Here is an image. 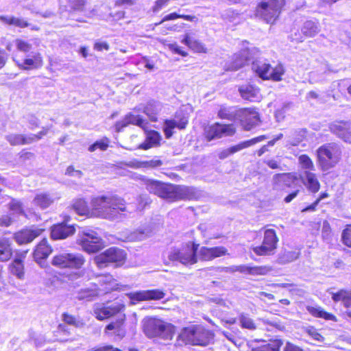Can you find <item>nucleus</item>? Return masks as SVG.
<instances>
[{"label": "nucleus", "instance_id": "nucleus-48", "mask_svg": "<svg viewBox=\"0 0 351 351\" xmlns=\"http://www.w3.org/2000/svg\"><path fill=\"white\" fill-rule=\"evenodd\" d=\"M305 131L304 130H295L291 133L288 136L287 144L296 146L301 143L304 138Z\"/></svg>", "mask_w": 351, "mask_h": 351}, {"label": "nucleus", "instance_id": "nucleus-36", "mask_svg": "<svg viewBox=\"0 0 351 351\" xmlns=\"http://www.w3.org/2000/svg\"><path fill=\"white\" fill-rule=\"evenodd\" d=\"M17 65L23 69H37L43 65V58L39 53H34L32 58H25L23 62H16Z\"/></svg>", "mask_w": 351, "mask_h": 351}, {"label": "nucleus", "instance_id": "nucleus-58", "mask_svg": "<svg viewBox=\"0 0 351 351\" xmlns=\"http://www.w3.org/2000/svg\"><path fill=\"white\" fill-rule=\"evenodd\" d=\"M306 332L313 339L322 342L324 340V337L318 332L317 330L313 327H308L306 328Z\"/></svg>", "mask_w": 351, "mask_h": 351}, {"label": "nucleus", "instance_id": "nucleus-39", "mask_svg": "<svg viewBox=\"0 0 351 351\" xmlns=\"http://www.w3.org/2000/svg\"><path fill=\"white\" fill-rule=\"evenodd\" d=\"M0 21L8 25H13L15 27L25 28L30 26L24 19L15 17L11 15H2L0 16Z\"/></svg>", "mask_w": 351, "mask_h": 351}, {"label": "nucleus", "instance_id": "nucleus-59", "mask_svg": "<svg viewBox=\"0 0 351 351\" xmlns=\"http://www.w3.org/2000/svg\"><path fill=\"white\" fill-rule=\"evenodd\" d=\"M71 8L74 10L82 11L86 0H68Z\"/></svg>", "mask_w": 351, "mask_h": 351}, {"label": "nucleus", "instance_id": "nucleus-2", "mask_svg": "<svg viewBox=\"0 0 351 351\" xmlns=\"http://www.w3.org/2000/svg\"><path fill=\"white\" fill-rule=\"evenodd\" d=\"M145 186L149 193L169 202L188 198L190 191L187 186L166 184L154 180H147Z\"/></svg>", "mask_w": 351, "mask_h": 351}, {"label": "nucleus", "instance_id": "nucleus-45", "mask_svg": "<svg viewBox=\"0 0 351 351\" xmlns=\"http://www.w3.org/2000/svg\"><path fill=\"white\" fill-rule=\"evenodd\" d=\"M132 163V166L135 168H155L160 167L163 164L162 160L157 158L145 161H134Z\"/></svg>", "mask_w": 351, "mask_h": 351}, {"label": "nucleus", "instance_id": "nucleus-47", "mask_svg": "<svg viewBox=\"0 0 351 351\" xmlns=\"http://www.w3.org/2000/svg\"><path fill=\"white\" fill-rule=\"evenodd\" d=\"M298 162L301 166L302 171H315V165L311 158L306 154H302L298 158Z\"/></svg>", "mask_w": 351, "mask_h": 351}, {"label": "nucleus", "instance_id": "nucleus-60", "mask_svg": "<svg viewBox=\"0 0 351 351\" xmlns=\"http://www.w3.org/2000/svg\"><path fill=\"white\" fill-rule=\"evenodd\" d=\"M14 221V217H11L10 215H3L0 217V226L8 227Z\"/></svg>", "mask_w": 351, "mask_h": 351}, {"label": "nucleus", "instance_id": "nucleus-52", "mask_svg": "<svg viewBox=\"0 0 351 351\" xmlns=\"http://www.w3.org/2000/svg\"><path fill=\"white\" fill-rule=\"evenodd\" d=\"M109 140L107 138H102L99 141H97L93 145L88 147V151L90 152H95L97 149H99L102 151L106 150L108 147Z\"/></svg>", "mask_w": 351, "mask_h": 351}, {"label": "nucleus", "instance_id": "nucleus-26", "mask_svg": "<svg viewBox=\"0 0 351 351\" xmlns=\"http://www.w3.org/2000/svg\"><path fill=\"white\" fill-rule=\"evenodd\" d=\"M96 281L101 294L106 293L117 289L118 284L117 280L110 274L100 275L97 277Z\"/></svg>", "mask_w": 351, "mask_h": 351}, {"label": "nucleus", "instance_id": "nucleus-41", "mask_svg": "<svg viewBox=\"0 0 351 351\" xmlns=\"http://www.w3.org/2000/svg\"><path fill=\"white\" fill-rule=\"evenodd\" d=\"M306 310L315 317L323 318L326 320H334L335 319L333 315L324 311L322 308L318 306H307Z\"/></svg>", "mask_w": 351, "mask_h": 351}, {"label": "nucleus", "instance_id": "nucleus-14", "mask_svg": "<svg viewBox=\"0 0 351 351\" xmlns=\"http://www.w3.org/2000/svg\"><path fill=\"white\" fill-rule=\"evenodd\" d=\"M278 241L276 233L273 229H267L264 232L263 243L253 248L258 256H267L274 254Z\"/></svg>", "mask_w": 351, "mask_h": 351}, {"label": "nucleus", "instance_id": "nucleus-62", "mask_svg": "<svg viewBox=\"0 0 351 351\" xmlns=\"http://www.w3.org/2000/svg\"><path fill=\"white\" fill-rule=\"evenodd\" d=\"M288 105H285L281 109H278L275 112V117L278 121H282L285 117V113Z\"/></svg>", "mask_w": 351, "mask_h": 351}, {"label": "nucleus", "instance_id": "nucleus-64", "mask_svg": "<svg viewBox=\"0 0 351 351\" xmlns=\"http://www.w3.org/2000/svg\"><path fill=\"white\" fill-rule=\"evenodd\" d=\"M87 351H121L118 348H113L112 346H105L97 348H93Z\"/></svg>", "mask_w": 351, "mask_h": 351}, {"label": "nucleus", "instance_id": "nucleus-15", "mask_svg": "<svg viewBox=\"0 0 351 351\" xmlns=\"http://www.w3.org/2000/svg\"><path fill=\"white\" fill-rule=\"evenodd\" d=\"M123 308L124 305L117 302L97 303L93 306V313L97 319L104 320L119 313Z\"/></svg>", "mask_w": 351, "mask_h": 351}, {"label": "nucleus", "instance_id": "nucleus-18", "mask_svg": "<svg viewBox=\"0 0 351 351\" xmlns=\"http://www.w3.org/2000/svg\"><path fill=\"white\" fill-rule=\"evenodd\" d=\"M241 125L245 130H250L259 122L258 113L251 108H245L238 112Z\"/></svg>", "mask_w": 351, "mask_h": 351}, {"label": "nucleus", "instance_id": "nucleus-11", "mask_svg": "<svg viewBox=\"0 0 351 351\" xmlns=\"http://www.w3.org/2000/svg\"><path fill=\"white\" fill-rule=\"evenodd\" d=\"M84 262L83 256L80 254L62 252L54 256L51 263L53 266L61 269H79Z\"/></svg>", "mask_w": 351, "mask_h": 351}, {"label": "nucleus", "instance_id": "nucleus-55", "mask_svg": "<svg viewBox=\"0 0 351 351\" xmlns=\"http://www.w3.org/2000/svg\"><path fill=\"white\" fill-rule=\"evenodd\" d=\"M14 43L18 50L24 53L29 52L32 47L30 43L22 39H16Z\"/></svg>", "mask_w": 351, "mask_h": 351}, {"label": "nucleus", "instance_id": "nucleus-34", "mask_svg": "<svg viewBox=\"0 0 351 351\" xmlns=\"http://www.w3.org/2000/svg\"><path fill=\"white\" fill-rule=\"evenodd\" d=\"M52 249L47 243L46 239H43L36 247L34 252V258L40 265L43 260H45L51 253Z\"/></svg>", "mask_w": 351, "mask_h": 351}, {"label": "nucleus", "instance_id": "nucleus-56", "mask_svg": "<svg viewBox=\"0 0 351 351\" xmlns=\"http://www.w3.org/2000/svg\"><path fill=\"white\" fill-rule=\"evenodd\" d=\"M341 239L346 246L351 247V225H348L343 230Z\"/></svg>", "mask_w": 351, "mask_h": 351}, {"label": "nucleus", "instance_id": "nucleus-6", "mask_svg": "<svg viewBox=\"0 0 351 351\" xmlns=\"http://www.w3.org/2000/svg\"><path fill=\"white\" fill-rule=\"evenodd\" d=\"M213 339V334L201 326L184 328L178 336V340L185 344L207 346Z\"/></svg>", "mask_w": 351, "mask_h": 351}, {"label": "nucleus", "instance_id": "nucleus-10", "mask_svg": "<svg viewBox=\"0 0 351 351\" xmlns=\"http://www.w3.org/2000/svg\"><path fill=\"white\" fill-rule=\"evenodd\" d=\"M248 45L249 43L246 41L243 43V49L233 56L228 66V70L237 71L260 56L261 51L258 48Z\"/></svg>", "mask_w": 351, "mask_h": 351}, {"label": "nucleus", "instance_id": "nucleus-53", "mask_svg": "<svg viewBox=\"0 0 351 351\" xmlns=\"http://www.w3.org/2000/svg\"><path fill=\"white\" fill-rule=\"evenodd\" d=\"M239 321L243 328L250 330H254L256 328V326L253 320L246 314H241L239 316Z\"/></svg>", "mask_w": 351, "mask_h": 351}, {"label": "nucleus", "instance_id": "nucleus-12", "mask_svg": "<svg viewBox=\"0 0 351 351\" xmlns=\"http://www.w3.org/2000/svg\"><path fill=\"white\" fill-rule=\"evenodd\" d=\"M125 256L124 250L117 247H110L96 256L94 261L99 268H103L110 263L122 264L125 259Z\"/></svg>", "mask_w": 351, "mask_h": 351}, {"label": "nucleus", "instance_id": "nucleus-21", "mask_svg": "<svg viewBox=\"0 0 351 351\" xmlns=\"http://www.w3.org/2000/svg\"><path fill=\"white\" fill-rule=\"evenodd\" d=\"M129 124L137 125L145 130L147 121L140 115H134L132 113L126 114L124 119L115 124L116 132H119Z\"/></svg>", "mask_w": 351, "mask_h": 351}, {"label": "nucleus", "instance_id": "nucleus-13", "mask_svg": "<svg viewBox=\"0 0 351 351\" xmlns=\"http://www.w3.org/2000/svg\"><path fill=\"white\" fill-rule=\"evenodd\" d=\"M78 242L83 250L88 253L97 252L103 247L102 239L93 230L83 232Z\"/></svg>", "mask_w": 351, "mask_h": 351}, {"label": "nucleus", "instance_id": "nucleus-54", "mask_svg": "<svg viewBox=\"0 0 351 351\" xmlns=\"http://www.w3.org/2000/svg\"><path fill=\"white\" fill-rule=\"evenodd\" d=\"M62 319L66 324L75 327H81L84 325L82 321L66 313L62 315Z\"/></svg>", "mask_w": 351, "mask_h": 351}, {"label": "nucleus", "instance_id": "nucleus-16", "mask_svg": "<svg viewBox=\"0 0 351 351\" xmlns=\"http://www.w3.org/2000/svg\"><path fill=\"white\" fill-rule=\"evenodd\" d=\"M206 138L208 141L215 138H220L223 136H232L236 129L233 124H220L215 123L211 125H208L205 128Z\"/></svg>", "mask_w": 351, "mask_h": 351}, {"label": "nucleus", "instance_id": "nucleus-37", "mask_svg": "<svg viewBox=\"0 0 351 351\" xmlns=\"http://www.w3.org/2000/svg\"><path fill=\"white\" fill-rule=\"evenodd\" d=\"M125 316L124 314L119 315L115 322H112L106 326V330H114V334L117 336L123 337L125 336V330L124 328V321Z\"/></svg>", "mask_w": 351, "mask_h": 351}, {"label": "nucleus", "instance_id": "nucleus-44", "mask_svg": "<svg viewBox=\"0 0 351 351\" xmlns=\"http://www.w3.org/2000/svg\"><path fill=\"white\" fill-rule=\"evenodd\" d=\"M11 256L12 252L8 239L0 238V261H8Z\"/></svg>", "mask_w": 351, "mask_h": 351}, {"label": "nucleus", "instance_id": "nucleus-38", "mask_svg": "<svg viewBox=\"0 0 351 351\" xmlns=\"http://www.w3.org/2000/svg\"><path fill=\"white\" fill-rule=\"evenodd\" d=\"M160 110L161 104L154 101L148 102L143 108V112L149 117L150 121L154 122L158 120V116Z\"/></svg>", "mask_w": 351, "mask_h": 351}, {"label": "nucleus", "instance_id": "nucleus-49", "mask_svg": "<svg viewBox=\"0 0 351 351\" xmlns=\"http://www.w3.org/2000/svg\"><path fill=\"white\" fill-rule=\"evenodd\" d=\"M10 271L19 278H22L23 272V265L22 261L18 258L15 259L10 266Z\"/></svg>", "mask_w": 351, "mask_h": 351}, {"label": "nucleus", "instance_id": "nucleus-40", "mask_svg": "<svg viewBox=\"0 0 351 351\" xmlns=\"http://www.w3.org/2000/svg\"><path fill=\"white\" fill-rule=\"evenodd\" d=\"M282 340L276 339L253 348L252 351H279L282 346Z\"/></svg>", "mask_w": 351, "mask_h": 351}, {"label": "nucleus", "instance_id": "nucleus-7", "mask_svg": "<svg viewBox=\"0 0 351 351\" xmlns=\"http://www.w3.org/2000/svg\"><path fill=\"white\" fill-rule=\"evenodd\" d=\"M199 245L188 242L180 247L171 248L168 258L172 262H179L184 265H191L197 263V251Z\"/></svg>", "mask_w": 351, "mask_h": 351}, {"label": "nucleus", "instance_id": "nucleus-25", "mask_svg": "<svg viewBox=\"0 0 351 351\" xmlns=\"http://www.w3.org/2000/svg\"><path fill=\"white\" fill-rule=\"evenodd\" d=\"M46 134L47 130H44L38 134H29L27 136H23L21 134H10L7 136V140L12 145H25L40 139Z\"/></svg>", "mask_w": 351, "mask_h": 351}, {"label": "nucleus", "instance_id": "nucleus-30", "mask_svg": "<svg viewBox=\"0 0 351 351\" xmlns=\"http://www.w3.org/2000/svg\"><path fill=\"white\" fill-rule=\"evenodd\" d=\"M227 250L222 246L215 247H202L198 252V256L202 261H210L225 255Z\"/></svg>", "mask_w": 351, "mask_h": 351}, {"label": "nucleus", "instance_id": "nucleus-23", "mask_svg": "<svg viewBox=\"0 0 351 351\" xmlns=\"http://www.w3.org/2000/svg\"><path fill=\"white\" fill-rule=\"evenodd\" d=\"M44 231V229L37 227H32L24 229L14 234L15 241L20 245L32 242Z\"/></svg>", "mask_w": 351, "mask_h": 351}, {"label": "nucleus", "instance_id": "nucleus-57", "mask_svg": "<svg viewBox=\"0 0 351 351\" xmlns=\"http://www.w3.org/2000/svg\"><path fill=\"white\" fill-rule=\"evenodd\" d=\"M148 237V232L141 230H137L132 232L128 237V239L131 241H141Z\"/></svg>", "mask_w": 351, "mask_h": 351}, {"label": "nucleus", "instance_id": "nucleus-33", "mask_svg": "<svg viewBox=\"0 0 351 351\" xmlns=\"http://www.w3.org/2000/svg\"><path fill=\"white\" fill-rule=\"evenodd\" d=\"M145 140L138 145L139 149L147 150L160 145L162 136L159 132L155 130H149L145 131Z\"/></svg>", "mask_w": 351, "mask_h": 351}, {"label": "nucleus", "instance_id": "nucleus-42", "mask_svg": "<svg viewBox=\"0 0 351 351\" xmlns=\"http://www.w3.org/2000/svg\"><path fill=\"white\" fill-rule=\"evenodd\" d=\"M72 207L75 212L79 215L88 216L90 213L88 204L84 199L80 198L75 199Z\"/></svg>", "mask_w": 351, "mask_h": 351}, {"label": "nucleus", "instance_id": "nucleus-1", "mask_svg": "<svg viewBox=\"0 0 351 351\" xmlns=\"http://www.w3.org/2000/svg\"><path fill=\"white\" fill-rule=\"evenodd\" d=\"M92 215L107 219H116L119 215L126 211L123 199L114 195H101L93 197L90 202Z\"/></svg>", "mask_w": 351, "mask_h": 351}, {"label": "nucleus", "instance_id": "nucleus-63", "mask_svg": "<svg viewBox=\"0 0 351 351\" xmlns=\"http://www.w3.org/2000/svg\"><path fill=\"white\" fill-rule=\"evenodd\" d=\"M169 48L171 49V50L172 51L175 52L176 53L180 54L182 56H187V53L186 51H183L182 49V48L180 46H178L177 44H171L169 46Z\"/></svg>", "mask_w": 351, "mask_h": 351}, {"label": "nucleus", "instance_id": "nucleus-5", "mask_svg": "<svg viewBox=\"0 0 351 351\" xmlns=\"http://www.w3.org/2000/svg\"><path fill=\"white\" fill-rule=\"evenodd\" d=\"M298 177L291 173H280L274 176L276 184L283 183L287 184L291 180H297ZM298 179L311 193H316L320 189V183L317 175L310 171H301L298 174Z\"/></svg>", "mask_w": 351, "mask_h": 351}, {"label": "nucleus", "instance_id": "nucleus-32", "mask_svg": "<svg viewBox=\"0 0 351 351\" xmlns=\"http://www.w3.org/2000/svg\"><path fill=\"white\" fill-rule=\"evenodd\" d=\"M181 43L186 45L189 49L197 53H206L205 46L195 38L192 32H187L184 34Z\"/></svg>", "mask_w": 351, "mask_h": 351}, {"label": "nucleus", "instance_id": "nucleus-50", "mask_svg": "<svg viewBox=\"0 0 351 351\" xmlns=\"http://www.w3.org/2000/svg\"><path fill=\"white\" fill-rule=\"evenodd\" d=\"M300 256L298 251H285L279 257V262L286 264L296 260Z\"/></svg>", "mask_w": 351, "mask_h": 351}, {"label": "nucleus", "instance_id": "nucleus-8", "mask_svg": "<svg viewBox=\"0 0 351 351\" xmlns=\"http://www.w3.org/2000/svg\"><path fill=\"white\" fill-rule=\"evenodd\" d=\"M252 69L259 77L264 80L280 81L285 73V69L282 64H278L275 67H271L270 64L256 58L252 61Z\"/></svg>", "mask_w": 351, "mask_h": 351}, {"label": "nucleus", "instance_id": "nucleus-35", "mask_svg": "<svg viewBox=\"0 0 351 351\" xmlns=\"http://www.w3.org/2000/svg\"><path fill=\"white\" fill-rule=\"evenodd\" d=\"M232 272L240 271L252 275H265L269 269L267 267L232 266L228 268Z\"/></svg>", "mask_w": 351, "mask_h": 351}, {"label": "nucleus", "instance_id": "nucleus-27", "mask_svg": "<svg viewBox=\"0 0 351 351\" xmlns=\"http://www.w3.org/2000/svg\"><path fill=\"white\" fill-rule=\"evenodd\" d=\"M241 97L251 102H257L261 99L260 89L252 84H244L239 88Z\"/></svg>", "mask_w": 351, "mask_h": 351}, {"label": "nucleus", "instance_id": "nucleus-22", "mask_svg": "<svg viewBox=\"0 0 351 351\" xmlns=\"http://www.w3.org/2000/svg\"><path fill=\"white\" fill-rule=\"evenodd\" d=\"M265 138L264 136H260L252 139L241 142L236 145L232 146L228 149L221 151L219 154V158L220 159H225L231 154H233L237 152H239L245 148L249 147L258 142H261Z\"/></svg>", "mask_w": 351, "mask_h": 351}, {"label": "nucleus", "instance_id": "nucleus-19", "mask_svg": "<svg viewBox=\"0 0 351 351\" xmlns=\"http://www.w3.org/2000/svg\"><path fill=\"white\" fill-rule=\"evenodd\" d=\"M332 133L346 143H351V123L349 121H336L330 124Z\"/></svg>", "mask_w": 351, "mask_h": 351}, {"label": "nucleus", "instance_id": "nucleus-3", "mask_svg": "<svg viewBox=\"0 0 351 351\" xmlns=\"http://www.w3.org/2000/svg\"><path fill=\"white\" fill-rule=\"evenodd\" d=\"M317 156L320 169L329 171L341 160L342 147L336 143H326L317 149Z\"/></svg>", "mask_w": 351, "mask_h": 351}, {"label": "nucleus", "instance_id": "nucleus-29", "mask_svg": "<svg viewBox=\"0 0 351 351\" xmlns=\"http://www.w3.org/2000/svg\"><path fill=\"white\" fill-rule=\"evenodd\" d=\"M59 198L60 197L56 193L41 192L36 194L33 199V204L41 209H45Z\"/></svg>", "mask_w": 351, "mask_h": 351}, {"label": "nucleus", "instance_id": "nucleus-9", "mask_svg": "<svg viewBox=\"0 0 351 351\" xmlns=\"http://www.w3.org/2000/svg\"><path fill=\"white\" fill-rule=\"evenodd\" d=\"M284 0H261L256 7V15L267 23H273L279 16Z\"/></svg>", "mask_w": 351, "mask_h": 351}, {"label": "nucleus", "instance_id": "nucleus-24", "mask_svg": "<svg viewBox=\"0 0 351 351\" xmlns=\"http://www.w3.org/2000/svg\"><path fill=\"white\" fill-rule=\"evenodd\" d=\"M75 232V228L73 225H68L64 221L52 226L51 236L54 240L64 239L73 234Z\"/></svg>", "mask_w": 351, "mask_h": 351}, {"label": "nucleus", "instance_id": "nucleus-28", "mask_svg": "<svg viewBox=\"0 0 351 351\" xmlns=\"http://www.w3.org/2000/svg\"><path fill=\"white\" fill-rule=\"evenodd\" d=\"M320 32V27L318 22H315L313 21H305L302 27L301 32L302 36L299 37L295 36L293 39L302 42L303 41L304 38H312L316 36ZM296 36V34L295 35Z\"/></svg>", "mask_w": 351, "mask_h": 351}, {"label": "nucleus", "instance_id": "nucleus-43", "mask_svg": "<svg viewBox=\"0 0 351 351\" xmlns=\"http://www.w3.org/2000/svg\"><path fill=\"white\" fill-rule=\"evenodd\" d=\"M332 298L335 302L342 301L347 308L351 307V290H340L337 293H333Z\"/></svg>", "mask_w": 351, "mask_h": 351}, {"label": "nucleus", "instance_id": "nucleus-17", "mask_svg": "<svg viewBox=\"0 0 351 351\" xmlns=\"http://www.w3.org/2000/svg\"><path fill=\"white\" fill-rule=\"evenodd\" d=\"M189 118L182 112H177L172 119H166L163 125V131L167 138H169L173 134V130L184 129L188 124Z\"/></svg>", "mask_w": 351, "mask_h": 351}, {"label": "nucleus", "instance_id": "nucleus-31", "mask_svg": "<svg viewBox=\"0 0 351 351\" xmlns=\"http://www.w3.org/2000/svg\"><path fill=\"white\" fill-rule=\"evenodd\" d=\"M101 293L96 282H92L78 291L76 298L80 300L90 301L96 298Z\"/></svg>", "mask_w": 351, "mask_h": 351}, {"label": "nucleus", "instance_id": "nucleus-46", "mask_svg": "<svg viewBox=\"0 0 351 351\" xmlns=\"http://www.w3.org/2000/svg\"><path fill=\"white\" fill-rule=\"evenodd\" d=\"M218 117L222 119L233 120L237 114L232 107H228L224 105L220 106L217 113Z\"/></svg>", "mask_w": 351, "mask_h": 351}, {"label": "nucleus", "instance_id": "nucleus-20", "mask_svg": "<svg viewBox=\"0 0 351 351\" xmlns=\"http://www.w3.org/2000/svg\"><path fill=\"white\" fill-rule=\"evenodd\" d=\"M165 293L161 289H150L136 291L130 294V298L133 302L144 300H159L164 298Z\"/></svg>", "mask_w": 351, "mask_h": 351}, {"label": "nucleus", "instance_id": "nucleus-61", "mask_svg": "<svg viewBox=\"0 0 351 351\" xmlns=\"http://www.w3.org/2000/svg\"><path fill=\"white\" fill-rule=\"evenodd\" d=\"M66 175H68L69 176L76 177V178H81L82 176V173L80 170H75L72 166H69L67 167L66 171Z\"/></svg>", "mask_w": 351, "mask_h": 351}, {"label": "nucleus", "instance_id": "nucleus-4", "mask_svg": "<svg viewBox=\"0 0 351 351\" xmlns=\"http://www.w3.org/2000/svg\"><path fill=\"white\" fill-rule=\"evenodd\" d=\"M143 328L149 338L157 337L164 340H171L174 335V326L172 324L154 317L145 318Z\"/></svg>", "mask_w": 351, "mask_h": 351}, {"label": "nucleus", "instance_id": "nucleus-51", "mask_svg": "<svg viewBox=\"0 0 351 351\" xmlns=\"http://www.w3.org/2000/svg\"><path fill=\"white\" fill-rule=\"evenodd\" d=\"M10 215H25L22 204L20 202L13 199L10 203Z\"/></svg>", "mask_w": 351, "mask_h": 351}]
</instances>
